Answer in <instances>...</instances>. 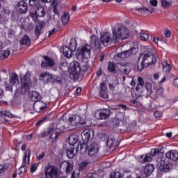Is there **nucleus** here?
I'll use <instances>...</instances> for the list:
<instances>
[{
  "label": "nucleus",
  "instance_id": "1",
  "mask_svg": "<svg viewBox=\"0 0 178 178\" xmlns=\"http://www.w3.org/2000/svg\"><path fill=\"white\" fill-rule=\"evenodd\" d=\"M157 56L155 52L152 51H145V53L140 54L138 58V70L141 72L145 66H149V65H152V63H155L156 62Z\"/></svg>",
  "mask_w": 178,
  "mask_h": 178
},
{
  "label": "nucleus",
  "instance_id": "2",
  "mask_svg": "<svg viewBox=\"0 0 178 178\" xmlns=\"http://www.w3.org/2000/svg\"><path fill=\"white\" fill-rule=\"evenodd\" d=\"M113 35L114 37V40H115L116 44H118L119 41H123V40L129 38V29L123 25H118L113 29Z\"/></svg>",
  "mask_w": 178,
  "mask_h": 178
},
{
  "label": "nucleus",
  "instance_id": "3",
  "mask_svg": "<svg viewBox=\"0 0 178 178\" xmlns=\"http://www.w3.org/2000/svg\"><path fill=\"white\" fill-rule=\"evenodd\" d=\"M79 141V136L76 134H72L69 137V144L71 145L70 147H67V145H63V147L66 152L67 156L68 158L72 159V158H74V144Z\"/></svg>",
  "mask_w": 178,
  "mask_h": 178
},
{
  "label": "nucleus",
  "instance_id": "4",
  "mask_svg": "<svg viewBox=\"0 0 178 178\" xmlns=\"http://www.w3.org/2000/svg\"><path fill=\"white\" fill-rule=\"evenodd\" d=\"M86 124V120L81 118L79 115H72L68 119V126L70 127H80V126H84Z\"/></svg>",
  "mask_w": 178,
  "mask_h": 178
},
{
  "label": "nucleus",
  "instance_id": "5",
  "mask_svg": "<svg viewBox=\"0 0 178 178\" xmlns=\"http://www.w3.org/2000/svg\"><path fill=\"white\" fill-rule=\"evenodd\" d=\"M21 94H27L31 88V79L29 77V75H24L21 77Z\"/></svg>",
  "mask_w": 178,
  "mask_h": 178
},
{
  "label": "nucleus",
  "instance_id": "6",
  "mask_svg": "<svg viewBox=\"0 0 178 178\" xmlns=\"http://www.w3.org/2000/svg\"><path fill=\"white\" fill-rule=\"evenodd\" d=\"M100 41L104 47H108V45H111V44H116V40L113 34L110 32H106L102 34L100 38Z\"/></svg>",
  "mask_w": 178,
  "mask_h": 178
},
{
  "label": "nucleus",
  "instance_id": "7",
  "mask_svg": "<svg viewBox=\"0 0 178 178\" xmlns=\"http://www.w3.org/2000/svg\"><path fill=\"white\" fill-rule=\"evenodd\" d=\"M81 72L80 63L77 61H74L70 68V77L73 80H79V76H80Z\"/></svg>",
  "mask_w": 178,
  "mask_h": 178
},
{
  "label": "nucleus",
  "instance_id": "8",
  "mask_svg": "<svg viewBox=\"0 0 178 178\" xmlns=\"http://www.w3.org/2000/svg\"><path fill=\"white\" fill-rule=\"evenodd\" d=\"M91 45L86 44L79 47L76 51L78 56H82L84 59H88L91 55Z\"/></svg>",
  "mask_w": 178,
  "mask_h": 178
},
{
  "label": "nucleus",
  "instance_id": "9",
  "mask_svg": "<svg viewBox=\"0 0 178 178\" xmlns=\"http://www.w3.org/2000/svg\"><path fill=\"white\" fill-rule=\"evenodd\" d=\"M61 130L58 127V125H54L50 127V136L49 137V143L54 144L56 139L60 136Z\"/></svg>",
  "mask_w": 178,
  "mask_h": 178
},
{
  "label": "nucleus",
  "instance_id": "10",
  "mask_svg": "<svg viewBox=\"0 0 178 178\" xmlns=\"http://www.w3.org/2000/svg\"><path fill=\"white\" fill-rule=\"evenodd\" d=\"M31 150L30 149H26L25 152V155L23 158V162L22 166L19 168L20 173H26V170H27V166H29V163L30 162V154Z\"/></svg>",
  "mask_w": 178,
  "mask_h": 178
},
{
  "label": "nucleus",
  "instance_id": "11",
  "mask_svg": "<svg viewBox=\"0 0 178 178\" xmlns=\"http://www.w3.org/2000/svg\"><path fill=\"white\" fill-rule=\"evenodd\" d=\"M159 152H161L159 149H152L150 154L142 155L140 156V161L142 163H145V162H151V161H152V156L158 155Z\"/></svg>",
  "mask_w": 178,
  "mask_h": 178
},
{
  "label": "nucleus",
  "instance_id": "12",
  "mask_svg": "<svg viewBox=\"0 0 178 178\" xmlns=\"http://www.w3.org/2000/svg\"><path fill=\"white\" fill-rule=\"evenodd\" d=\"M117 67L124 74H129L131 72V64L129 63H118Z\"/></svg>",
  "mask_w": 178,
  "mask_h": 178
},
{
  "label": "nucleus",
  "instance_id": "13",
  "mask_svg": "<svg viewBox=\"0 0 178 178\" xmlns=\"http://www.w3.org/2000/svg\"><path fill=\"white\" fill-rule=\"evenodd\" d=\"M45 176L47 178L58 177V168L50 166L45 168Z\"/></svg>",
  "mask_w": 178,
  "mask_h": 178
},
{
  "label": "nucleus",
  "instance_id": "14",
  "mask_svg": "<svg viewBox=\"0 0 178 178\" xmlns=\"http://www.w3.org/2000/svg\"><path fill=\"white\" fill-rule=\"evenodd\" d=\"M111 115H112L111 110L106 108L101 110L98 114H96V118L98 120H104L105 119H108Z\"/></svg>",
  "mask_w": 178,
  "mask_h": 178
},
{
  "label": "nucleus",
  "instance_id": "15",
  "mask_svg": "<svg viewBox=\"0 0 178 178\" xmlns=\"http://www.w3.org/2000/svg\"><path fill=\"white\" fill-rule=\"evenodd\" d=\"M83 141H90L92 137L94 136V130L92 129H86L81 134Z\"/></svg>",
  "mask_w": 178,
  "mask_h": 178
},
{
  "label": "nucleus",
  "instance_id": "16",
  "mask_svg": "<svg viewBox=\"0 0 178 178\" xmlns=\"http://www.w3.org/2000/svg\"><path fill=\"white\" fill-rule=\"evenodd\" d=\"M99 152V146L95 143H92L88 147V153L90 156H94Z\"/></svg>",
  "mask_w": 178,
  "mask_h": 178
},
{
  "label": "nucleus",
  "instance_id": "17",
  "mask_svg": "<svg viewBox=\"0 0 178 178\" xmlns=\"http://www.w3.org/2000/svg\"><path fill=\"white\" fill-rule=\"evenodd\" d=\"M44 59L45 62H42L41 66L43 67V69H47V67H54L55 66V60L54 59L44 56Z\"/></svg>",
  "mask_w": 178,
  "mask_h": 178
},
{
  "label": "nucleus",
  "instance_id": "18",
  "mask_svg": "<svg viewBox=\"0 0 178 178\" xmlns=\"http://www.w3.org/2000/svg\"><path fill=\"white\" fill-rule=\"evenodd\" d=\"M44 27H45V22L38 21V24L35 27V35L37 37V38H38L39 36L41 35L42 33V29H44Z\"/></svg>",
  "mask_w": 178,
  "mask_h": 178
},
{
  "label": "nucleus",
  "instance_id": "19",
  "mask_svg": "<svg viewBox=\"0 0 178 178\" xmlns=\"http://www.w3.org/2000/svg\"><path fill=\"white\" fill-rule=\"evenodd\" d=\"M45 108H47V104L42 101L35 102L33 104V109L38 113L42 112Z\"/></svg>",
  "mask_w": 178,
  "mask_h": 178
},
{
  "label": "nucleus",
  "instance_id": "20",
  "mask_svg": "<svg viewBox=\"0 0 178 178\" xmlns=\"http://www.w3.org/2000/svg\"><path fill=\"white\" fill-rule=\"evenodd\" d=\"M99 96L101 98H104L105 99L109 98V95H108V88H106V85H105V83L104 82L100 83Z\"/></svg>",
  "mask_w": 178,
  "mask_h": 178
},
{
  "label": "nucleus",
  "instance_id": "21",
  "mask_svg": "<svg viewBox=\"0 0 178 178\" xmlns=\"http://www.w3.org/2000/svg\"><path fill=\"white\" fill-rule=\"evenodd\" d=\"M104 138H106V143L108 147L110 148V149H115L116 147H118V145L116 144V142L115 141V138L113 137H109L106 135L104 136Z\"/></svg>",
  "mask_w": 178,
  "mask_h": 178
},
{
  "label": "nucleus",
  "instance_id": "22",
  "mask_svg": "<svg viewBox=\"0 0 178 178\" xmlns=\"http://www.w3.org/2000/svg\"><path fill=\"white\" fill-rule=\"evenodd\" d=\"M159 168L161 172H168L170 170V168H172V163L161 161Z\"/></svg>",
  "mask_w": 178,
  "mask_h": 178
},
{
  "label": "nucleus",
  "instance_id": "23",
  "mask_svg": "<svg viewBox=\"0 0 178 178\" xmlns=\"http://www.w3.org/2000/svg\"><path fill=\"white\" fill-rule=\"evenodd\" d=\"M101 40L96 35H92L90 37V44H92V47L98 49L101 48Z\"/></svg>",
  "mask_w": 178,
  "mask_h": 178
},
{
  "label": "nucleus",
  "instance_id": "24",
  "mask_svg": "<svg viewBox=\"0 0 178 178\" xmlns=\"http://www.w3.org/2000/svg\"><path fill=\"white\" fill-rule=\"evenodd\" d=\"M138 12L140 13V15H143V16H147L148 15H151V13H154V8L149 7V8H141L136 9Z\"/></svg>",
  "mask_w": 178,
  "mask_h": 178
},
{
  "label": "nucleus",
  "instance_id": "25",
  "mask_svg": "<svg viewBox=\"0 0 178 178\" xmlns=\"http://www.w3.org/2000/svg\"><path fill=\"white\" fill-rule=\"evenodd\" d=\"M60 168L64 169L67 173H69L73 170V163H70L69 161H63L60 164Z\"/></svg>",
  "mask_w": 178,
  "mask_h": 178
},
{
  "label": "nucleus",
  "instance_id": "26",
  "mask_svg": "<svg viewBox=\"0 0 178 178\" xmlns=\"http://www.w3.org/2000/svg\"><path fill=\"white\" fill-rule=\"evenodd\" d=\"M166 156L168 159H172V161H177L178 152L176 150H171L167 152Z\"/></svg>",
  "mask_w": 178,
  "mask_h": 178
},
{
  "label": "nucleus",
  "instance_id": "27",
  "mask_svg": "<svg viewBox=\"0 0 178 178\" xmlns=\"http://www.w3.org/2000/svg\"><path fill=\"white\" fill-rule=\"evenodd\" d=\"M18 9L20 13H27V3H26V1H22L18 3Z\"/></svg>",
  "mask_w": 178,
  "mask_h": 178
},
{
  "label": "nucleus",
  "instance_id": "28",
  "mask_svg": "<svg viewBox=\"0 0 178 178\" xmlns=\"http://www.w3.org/2000/svg\"><path fill=\"white\" fill-rule=\"evenodd\" d=\"M131 54H133V50H131V49H130L128 51L118 53L117 54V57L120 58V59H126V58H129L130 56V55H131Z\"/></svg>",
  "mask_w": 178,
  "mask_h": 178
},
{
  "label": "nucleus",
  "instance_id": "29",
  "mask_svg": "<svg viewBox=\"0 0 178 178\" xmlns=\"http://www.w3.org/2000/svg\"><path fill=\"white\" fill-rule=\"evenodd\" d=\"M35 13L38 14L39 17H43L45 16V8L40 4L39 6L35 7Z\"/></svg>",
  "mask_w": 178,
  "mask_h": 178
},
{
  "label": "nucleus",
  "instance_id": "30",
  "mask_svg": "<svg viewBox=\"0 0 178 178\" xmlns=\"http://www.w3.org/2000/svg\"><path fill=\"white\" fill-rule=\"evenodd\" d=\"M154 165L147 164L145 165L144 168V173L146 176H151L152 175V172H154Z\"/></svg>",
  "mask_w": 178,
  "mask_h": 178
},
{
  "label": "nucleus",
  "instance_id": "31",
  "mask_svg": "<svg viewBox=\"0 0 178 178\" xmlns=\"http://www.w3.org/2000/svg\"><path fill=\"white\" fill-rule=\"evenodd\" d=\"M63 54L64 56H65L66 58H72L73 51L67 46H64L63 47Z\"/></svg>",
  "mask_w": 178,
  "mask_h": 178
},
{
  "label": "nucleus",
  "instance_id": "32",
  "mask_svg": "<svg viewBox=\"0 0 178 178\" xmlns=\"http://www.w3.org/2000/svg\"><path fill=\"white\" fill-rule=\"evenodd\" d=\"M20 44L21 45H30L31 44V39H30L29 35H25L20 40Z\"/></svg>",
  "mask_w": 178,
  "mask_h": 178
},
{
  "label": "nucleus",
  "instance_id": "33",
  "mask_svg": "<svg viewBox=\"0 0 178 178\" xmlns=\"http://www.w3.org/2000/svg\"><path fill=\"white\" fill-rule=\"evenodd\" d=\"M31 99L33 101V102H37L41 99V95H40V93L38 92L33 91L31 92Z\"/></svg>",
  "mask_w": 178,
  "mask_h": 178
},
{
  "label": "nucleus",
  "instance_id": "34",
  "mask_svg": "<svg viewBox=\"0 0 178 178\" xmlns=\"http://www.w3.org/2000/svg\"><path fill=\"white\" fill-rule=\"evenodd\" d=\"M10 82L12 83L13 86H15V84H19L17 74L14 73L10 76Z\"/></svg>",
  "mask_w": 178,
  "mask_h": 178
},
{
  "label": "nucleus",
  "instance_id": "35",
  "mask_svg": "<svg viewBox=\"0 0 178 178\" xmlns=\"http://www.w3.org/2000/svg\"><path fill=\"white\" fill-rule=\"evenodd\" d=\"M70 49H71V51L74 52L76 51V49L77 48V41L74 38H72L70 42Z\"/></svg>",
  "mask_w": 178,
  "mask_h": 178
},
{
  "label": "nucleus",
  "instance_id": "36",
  "mask_svg": "<svg viewBox=\"0 0 178 178\" xmlns=\"http://www.w3.org/2000/svg\"><path fill=\"white\" fill-rule=\"evenodd\" d=\"M0 116H3L4 118H10V119H12L15 118V115L10 113L9 111H0Z\"/></svg>",
  "mask_w": 178,
  "mask_h": 178
},
{
  "label": "nucleus",
  "instance_id": "37",
  "mask_svg": "<svg viewBox=\"0 0 178 178\" xmlns=\"http://www.w3.org/2000/svg\"><path fill=\"white\" fill-rule=\"evenodd\" d=\"M69 20H70V15L68 13H65L62 17H61V21L63 24H67L69 23Z\"/></svg>",
  "mask_w": 178,
  "mask_h": 178
},
{
  "label": "nucleus",
  "instance_id": "38",
  "mask_svg": "<svg viewBox=\"0 0 178 178\" xmlns=\"http://www.w3.org/2000/svg\"><path fill=\"white\" fill-rule=\"evenodd\" d=\"M161 63L164 72H170L172 70V66L168 63V61L164 60Z\"/></svg>",
  "mask_w": 178,
  "mask_h": 178
},
{
  "label": "nucleus",
  "instance_id": "39",
  "mask_svg": "<svg viewBox=\"0 0 178 178\" xmlns=\"http://www.w3.org/2000/svg\"><path fill=\"white\" fill-rule=\"evenodd\" d=\"M50 135H51V127L47 131H45L44 132H42L39 134L38 135V137L39 138H44V137H48V136H50Z\"/></svg>",
  "mask_w": 178,
  "mask_h": 178
},
{
  "label": "nucleus",
  "instance_id": "40",
  "mask_svg": "<svg viewBox=\"0 0 178 178\" xmlns=\"http://www.w3.org/2000/svg\"><path fill=\"white\" fill-rule=\"evenodd\" d=\"M137 86H138L136 88V91H138V90H140V88L138 87V86H140L142 88L143 87H144V79H143V77L141 76L138 77Z\"/></svg>",
  "mask_w": 178,
  "mask_h": 178
},
{
  "label": "nucleus",
  "instance_id": "41",
  "mask_svg": "<svg viewBox=\"0 0 178 178\" xmlns=\"http://www.w3.org/2000/svg\"><path fill=\"white\" fill-rule=\"evenodd\" d=\"M5 87L6 91H10V92H13V85L12 83L10 82H6Z\"/></svg>",
  "mask_w": 178,
  "mask_h": 178
},
{
  "label": "nucleus",
  "instance_id": "42",
  "mask_svg": "<svg viewBox=\"0 0 178 178\" xmlns=\"http://www.w3.org/2000/svg\"><path fill=\"white\" fill-rule=\"evenodd\" d=\"M108 70L111 72L113 73L116 70V65L113 63H108Z\"/></svg>",
  "mask_w": 178,
  "mask_h": 178
},
{
  "label": "nucleus",
  "instance_id": "43",
  "mask_svg": "<svg viewBox=\"0 0 178 178\" xmlns=\"http://www.w3.org/2000/svg\"><path fill=\"white\" fill-rule=\"evenodd\" d=\"M161 5L163 8L172 6V1L161 0Z\"/></svg>",
  "mask_w": 178,
  "mask_h": 178
},
{
  "label": "nucleus",
  "instance_id": "44",
  "mask_svg": "<svg viewBox=\"0 0 178 178\" xmlns=\"http://www.w3.org/2000/svg\"><path fill=\"white\" fill-rule=\"evenodd\" d=\"M29 5L33 8H36L40 5V0H29Z\"/></svg>",
  "mask_w": 178,
  "mask_h": 178
},
{
  "label": "nucleus",
  "instance_id": "45",
  "mask_svg": "<svg viewBox=\"0 0 178 178\" xmlns=\"http://www.w3.org/2000/svg\"><path fill=\"white\" fill-rule=\"evenodd\" d=\"M9 169V164H1L0 165V175L1 173H3L6 172Z\"/></svg>",
  "mask_w": 178,
  "mask_h": 178
},
{
  "label": "nucleus",
  "instance_id": "46",
  "mask_svg": "<svg viewBox=\"0 0 178 178\" xmlns=\"http://www.w3.org/2000/svg\"><path fill=\"white\" fill-rule=\"evenodd\" d=\"M148 94H152V84L149 82H147L145 86Z\"/></svg>",
  "mask_w": 178,
  "mask_h": 178
},
{
  "label": "nucleus",
  "instance_id": "47",
  "mask_svg": "<svg viewBox=\"0 0 178 178\" xmlns=\"http://www.w3.org/2000/svg\"><path fill=\"white\" fill-rule=\"evenodd\" d=\"M138 37L140 38L141 41H147L149 38V35L147 33H140Z\"/></svg>",
  "mask_w": 178,
  "mask_h": 178
},
{
  "label": "nucleus",
  "instance_id": "48",
  "mask_svg": "<svg viewBox=\"0 0 178 178\" xmlns=\"http://www.w3.org/2000/svg\"><path fill=\"white\" fill-rule=\"evenodd\" d=\"M10 55V51L4 50L0 55L1 58H3V59H6Z\"/></svg>",
  "mask_w": 178,
  "mask_h": 178
},
{
  "label": "nucleus",
  "instance_id": "49",
  "mask_svg": "<svg viewBox=\"0 0 178 178\" xmlns=\"http://www.w3.org/2000/svg\"><path fill=\"white\" fill-rule=\"evenodd\" d=\"M90 161H83L81 162L80 164H79V169L81 170H83V169H84V168H86L87 166V165H90Z\"/></svg>",
  "mask_w": 178,
  "mask_h": 178
},
{
  "label": "nucleus",
  "instance_id": "50",
  "mask_svg": "<svg viewBox=\"0 0 178 178\" xmlns=\"http://www.w3.org/2000/svg\"><path fill=\"white\" fill-rule=\"evenodd\" d=\"M110 178H122V175L119 172H112Z\"/></svg>",
  "mask_w": 178,
  "mask_h": 178
},
{
  "label": "nucleus",
  "instance_id": "51",
  "mask_svg": "<svg viewBox=\"0 0 178 178\" xmlns=\"http://www.w3.org/2000/svg\"><path fill=\"white\" fill-rule=\"evenodd\" d=\"M38 168V163L32 164V165L31 166V173H34V172H35V170H37Z\"/></svg>",
  "mask_w": 178,
  "mask_h": 178
},
{
  "label": "nucleus",
  "instance_id": "52",
  "mask_svg": "<svg viewBox=\"0 0 178 178\" xmlns=\"http://www.w3.org/2000/svg\"><path fill=\"white\" fill-rule=\"evenodd\" d=\"M38 14L37 13H31V17H32L33 22H37V19H38Z\"/></svg>",
  "mask_w": 178,
  "mask_h": 178
},
{
  "label": "nucleus",
  "instance_id": "53",
  "mask_svg": "<svg viewBox=\"0 0 178 178\" xmlns=\"http://www.w3.org/2000/svg\"><path fill=\"white\" fill-rule=\"evenodd\" d=\"M54 83H56L57 84H59L60 86V84H62V77L57 76L54 78Z\"/></svg>",
  "mask_w": 178,
  "mask_h": 178
},
{
  "label": "nucleus",
  "instance_id": "54",
  "mask_svg": "<svg viewBox=\"0 0 178 178\" xmlns=\"http://www.w3.org/2000/svg\"><path fill=\"white\" fill-rule=\"evenodd\" d=\"M135 97H136V99L131 101V102L134 104V105L137 104V102H138V98H140L141 95H137V94H136Z\"/></svg>",
  "mask_w": 178,
  "mask_h": 178
},
{
  "label": "nucleus",
  "instance_id": "55",
  "mask_svg": "<svg viewBox=\"0 0 178 178\" xmlns=\"http://www.w3.org/2000/svg\"><path fill=\"white\" fill-rule=\"evenodd\" d=\"M85 178H97V174L90 172Z\"/></svg>",
  "mask_w": 178,
  "mask_h": 178
},
{
  "label": "nucleus",
  "instance_id": "56",
  "mask_svg": "<svg viewBox=\"0 0 178 178\" xmlns=\"http://www.w3.org/2000/svg\"><path fill=\"white\" fill-rule=\"evenodd\" d=\"M8 37L10 38H12V37H13L14 35H15V31H13V30H12V29H10L9 31H8Z\"/></svg>",
  "mask_w": 178,
  "mask_h": 178
},
{
  "label": "nucleus",
  "instance_id": "57",
  "mask_svg": "<svg viewBox=\"0 0 178 178\" xmlns=\"http://www.w3.org/2000/svg\"><path fill=\"white\" fill-rule=\"evenodd\" d=\"M149 3L152 6H158V0H151L149 1Z\"/></svg>",
  "mask_w": 178,
  "mask_h": 178
},
{
  "label": "nucleus",
  "instance_id": "58",
  "mask_svg": "<svg viewBox=\"0 0 178 178\" xmlns=\"http://www.w3.org/2000/svg\"><path fill=\"white\" fill-rule=\"evenodd\" d=\"M161 115H162V112L161 111H155L154 113V116H155V118H161Z\"/></svg>",
  "mask_w": 178,
  "mask_h": 178
},
{
  "label": "nucleus",
  "instance_id": "59",
  "mask_svg": "<svg viewBox=\"0 0 178 178\" xmlns=\"http://www.w3.org/2000/svg\"><path fill=\"white\" fill-rule=\"evenodd\" d=\"M164 35L167 38H169V37H170V35H172V33H170V31L169 30H166L165 32H164Z\"/></svg>",
  "mask_w": 178,
  "mask_h": 178
},
{
  "label": "nucleus",
  "instance_id": "60",
  "mask_svg": "<svg viewBox=\"0 0 178 178\" xmlns=\"http://www.w3.org/2000/svg\"><path fill=\"white\" fill-rule=\"evenodd\" d=\"M47 118L45 117V118H42L41 120H39L38 121V122L36 123V126H40L41 124V123H42V122H44V120H47Z\"/></svg>",
  "mask_w": 178,
  "mask_h": 178
},
{
  "label": "nucleus",
  "instance_id": "61",
  "mask_svg": "<svg viewBox=\"0 0 178 178\" xmlns=\"http://www.w3.org/2000/svg\"><path fill=\"white\" fill-rule=\"evenodd\" d=\"M51 77V75L49 74V72H44V73H42L40 75V77Z\"/></svg>",
  "mask_w": 178,
  "mask_h": 178
},
{
  "label": "nucleus",
  "instance_id": "62",
  "mask_svg": "<svg viewBox=\"0 0 178 178\" xmlns=\"http://www.w3.org/2000/svg\"><path fill=\"white\" fill-rule=\"evenodd\" d=\"M44 156H45V153L42 152V154H40L38 156V161H41V159H42V158H44Z\"/></svg>",
  "mask_w": 178,
  "mask_h": 178
},
{
  "label": "nucleus",
  "instance_id": "63",
  "mask_svg": "<svg viewBox=\"0 0 178 178\" xmlns=\"http://www.w3.org/2000/svg\"><path fill=\"white\" fill-rule=\"evenodd\" d=\"M77 177H79V173L76 174V171H74L72 175L71 178H77Z\"/></svg>",
  "mask_w": 178,
  "mask_h": 178
},
{
  "label": "nucleus",
  "instance_id": "64",
  "mask_svg": "<svg viewBox=\"0 0 178 178\" xmlns=\"http://www.w3.org/2000/svg\"><path fill=\"white\" fill-rule=\"evenodd\" d=\"M173 83L174 86L178 88V78L175 79Z\"/></svg>",
  "mask_w": 178,
  "mask_h": 178
}]
</instances>
